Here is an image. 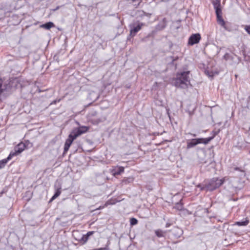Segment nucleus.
Wrapping results in <instances>:
<instances>
[{
	"label": "nucleus",
	"instance_id": "nucleus-15",
	"mask_svg": "<svg viewBox=\"0 0 250 250\" xmlns=\"http://www.w3.org/2000/svg\"><path fill=\"white\" fill-rule=\"evenodd\" d=\"M249 223V220L247 218L245 219V221H237L235 223V225L238 226H246Z\"/></svg>",
	"mask_w": 250,
	"mask_h": 250
},
{
	"label": "nucleus",
	"instance_id": "nucleus-2",
	"mask_svg": "<svg viewBox=\"0 0 250 250\" xmlns=\"http://www.w3.org/2000/svg\"><path fill=\"white\" fill-rule=\"evenodd\" d=\"M224 179H219L218 178H212L207 185L206 188L208 190L212 191L221 186L224 183ZM205 188H201V190H204Z\"/></svg>",
	"mask_w": 250,
	"mask_h": 250
},
{
	"label": "nucleus",
	"instance_id": "nucleus-35",
	"mask_svg": "<svg viewBox=\"0 0 250 250\" xmlns=\"http://www.w3.org/2000/svg\"><path fill=\"white\" fill-rule=\"evenodd\" d=\"M107 204H108V202H106V203L105 204V205H106Z\"/></svg>",
	"mask_w": 250,
	"mask_h": 250
},
{
	"label": "nucleus",
	"instance_id": "nucleus-33",
	"mask_svg": "<svg viewBox=\"0 0 250 250\" xmlns=\"http://www.w3.org/2000/svg\"><path fill=\"white\" fill-rule=\"evenodd\" d=\"M169 226H170V224H168V223H167V224H166V228H168V227H169Z\"/></svg>",
	"mask_w": 250,
	"mask_h": 250
},
{
	"label": "nucleus",
	"instance_id": "nucleus-9",
	"mask_svg": "<svg viewBox=\"0 0 250 250\" xmlns=\"http://www.w3.org/2000/svg\"><path fill=\"white\" fill-rule=\"evenodd\" d=\"M143 25V23L139 24L136 26L133 27L132 28H131L130 32V35L132 37L134 36L141 29Z\"/></svg>",
	"mask_w": 250,
	"mask_h": 250
},
{
	"label": "nucleus",
	"instance_id": "nucleus-16",
	"mask_svg": "<svg viewBox=\"0 0 250 250\" xmlns=\"http://www.w3.org/2000/svg\"><path fill=\"white\" fill-rule=\"evenodd\" d=\"M93 233V231H89L87 233L86 235H83L81 239L80 240V241H83V242H86L88 239L89 236L91 235Z\"/></svg>",
	"mask_w": 250,
	"mask_h": 250
},
{
	"label": "nucleus",
	"instance_id": "nucleus-30",
	"mask_svg": "<svg viewBox=\"0 0 250 250\" xmlns=\"http://www.w3.org/2000/svg\"><path fill=\"white\" fill-rule=\"evenodd\" d=\"M168 59H169V60H171L172 62H173L175 61L177 59V58L173 59V57H170L169 58H168Z\"/></svg>",
	"mask_w": 250,
	"mask_h": 250
},
{
	"label": "nucleus",
	"instance_id": "nucleus-6",
	"mask_svg": "<svg viewBox=\"0 0 250 250\" xmlns=\"http://www.w3.org/2000/svg\"><path fill=\"white\" fill-rule=\"evenodd\" d=\"M217 11H215L217 22L218 24H219L221 26L224 27L225 29H227V27H226V23L224 20L223 19L222 17V11L221 10H217Z\"/></svg>",
	"mask_w": 250,
	"mask_h": 250
},
{
	"label": "nucleus",
	"instance_id": "nucleus-11",
	"mask_svg": "<svg viewBox=\"0 0 250 250\" xmlns=\"http://www.w3.org/2000/svg\"><path fill=\"white\" fill-rule=\"evenodd\" d=\"M172 231L173 234L177 238H179L183 234V230L178 227H174Z\"/></svg>",
	"mask_w": 250,
	"mask_h": 250
},
{
	"label": "nucleus",
	"instance_id": "nucleus-25",
	"mask_svg": "<svg viewBox=\"0 0 250 250\" xmlns=\"http://www.w3.org/2000/svg\"><path fill=\"white\" fill-rule=\"evenodd\" d=\"M223 58L225 60L227 61L231 58V56L229 53H226L224 55Z\"/></svg>",
	"mask_w": 250,
	"mask_h": 250
},
{
	"label": "nucleus",
	"instance_id": "nucleus-12",
	"mask_svg": "<svg viewBox=\"0 0 250 250\" xmlns=\"http://www.w3.org/2000/svg\"><path fill=\"white\" fill-rule=\"evenodd\" d=\"M106 119L105 116H102L96 119H93L92 120V122L93 124L97 125L100 123L104 122Z\"/></svg>",
	"mask_w": 250,
	"mask_h": 250
},
{
	"label": "nucleus",
	"instance_id": "nucleus-28",
	"mask_svg": "<svg viewBox=\"0 0 250 250\" xmlns=\"http://www.w3.org/2000/svg\"><path fill=\"white\" fill-rule=\"evenodd\" d=\"M93 250H108V248L107 247H106L105 248L95 249H94Z\"/></svg>",
	"mask_w": 250,
	"mask_h": 250
},
{
	"label": "nucleus",
	"instance_id": "nucleus-7",
	"mask_svg": "<svg viewBox=\"0 0 250 250\" xmlns=\"http://www.w3.org/2000/svg\"><path fill=\"white\" fill-rule=\"evenodd\" d=\"M75 139L76 138H74L72 134L70 133L69 134L68 138L67 139L64 144V153L66 152L68 150L71 144Z\"/></svg>",
	"mask_w": 250,
	"mask_h": 250
},
{
	"label": "nucleus",
	"instance_id": "nucleus-26",
	"mask_svg": "<svg viewBox=\"0 0 250 250\" xmlns=\"http://www.w3.org/2000/svg\"><path fill=\"white\" fill-rule=\"evenodd\" d=\"M245 29L248 32V33L250 35V25H246L245 27Z\"/></svg>",
	"mask_w": 250,
	"mask_h": 250
},
{
	"label": "nucleus",
	"instance_id": "nucleus-21",
	"mask_svg": "<svg viewBox=\"0 0 250 250\" xmlns=\"http://www.w3.org/2000/svg\"><path fill=\"white\" fill-rule=\"evenodd\" d=\"M129 3H132L134 6H137L142 1V0H127Z\"/></svg>",
	"mask_w": 250,
	"mask_h": 250
},
{
	"label": "nucleus",
	"instance_id": "nucleus-5",
	"mask_svg": "<svg viewBox=\"0 0 250 250\" xmlns=\"http://www.w3.org/2000/svg\"><path fill=\"white\" fill-rule=\"evenodd\" d=\"M200 40L201 36L199 33L194 34L189 38L188 43L190 45H193L198 43Z\"/></svg>",
	"mask_w": 250,
	"mask_h": 250
},
{
	"label": "nucleus",
	"instance_id": "nucleus-23",
	"mask_svg": "<svg viewBox=\"0 0 250 250\" xmlns=\"http://www.w3.org/2000/svg\"><path fill=\"white\" fill-rule=\"evenodd\" d=\"M137 222H138V221L136 219H135L134 218H132L130 219L131 225H135L137 224Z\"/></svg>",
	"mask_w": 250,
	"mask_h": 250
},
{
	"label": "nucleus",
	"instance_id": "nucleus-17",
	"mask_svg": "<svg viewBox=\"0 0 250 250\" xmlns=\"http://www.w3.org/2000/svg\"><path fill=\"white\" fill-rule=\"evenodd\" d=\"M54 23L52 22H48L45 24H42L41 25V27L44 28L46 29H49L51 27L54 26Z\"/></svg>",
	"mask_w": 250,
	"mask_h": 250
},
{
	"label": "nucleus",
	"instance_id": "nucleus-20",
	"mask_svg": "<svg viewBox=\"0 0 250 250\" xmlns=\"http://www.w3.org/2000/svg\"><path fill=\"white\" fill-rule=\"evenodd\" d=\"M3 82L0 79V95L2 93L3 91L6 90L7 89V85H3Z\"/></svg>",
	"mask_w": 250,
	"mask_h": 250
},
{
	"label": "nucleus",
	"instance_id": "nucleus-24",
	"mask_svg": "<svg viewBox=\"0 0 250 250\" xmlns=\"http://www.w3.org/2000/svg\"><path fill=\"white\" fill-rule=\"evenodd\" d=\"M234 170H240L241 172H242V174H241V176H245V175H246V173H245V172L244 170H242V169H240L239 167H235L234 168Z\"/></svg>",
	"mask_w": 250,
	"mask_h": 250
},
{
	"label": "nucleus",
	"instance_id": "nucleus-31",
	"mask_svg": "<svg viewBox=\"0 0 250 250\" xmlns=\"http://www.w3.org/2000/svg\"><path fill=\"white\" fill-rule=\"evenodd\" d=\"M59 8H60V6H58L55 9H52V11H55L58 10Z\"/></svg>",
	"mask_w": 250,
	"mask_h": 250
},
{
	"label": "nucleus",
	"instance_id": "nucleus-34",
	"mask_svg": "<svg viewBox=\"0 0 250 250\" xmlns=\"http://www.w3.org/2000/svg\"><path fill=\"white\" fill-rule=\"evenodd\" d=\"M56 102H57V101H56V100H55V101H54L52 103V104H56Z\"/></svg>",
	"mask_w": 250,
	"mask_h": 250
},
{
	"label": "nucleus",
	"instance_id": "nucleus-19",
	"mask_svg": "<svg viewBox=\"0 0 250 250\" xmlns=\"http://www.w3.org/2000/svg\"><path fill=\"white\" fill-rule=\"evenodd\" d=\"M195 141V139H193L191 140L190 142H188L187 144V147L188 148H191L192 147L196 145H198L197 143V142L194 141Z\"/></svg>",
	"mask_w": 250,
	"mask_h": 250
},
{
	"label": "nucleus",
	"instance_id": "nucleus-32",
	"mask_svg": "<svg viewBox=\"0 0 250 250\" xmlns=\"http://www.w3.org/2000/svg\"><path fill=\"white\" fill-rule=\"evenodd\" d=\"M190 134L191 136H192L193 137H196V135L195 134L190 133Z\"/></svg>",
	"mask_w": 250,
	"mask_h": 250
},
{
	"label": "nucleus",
	"instance_id": "nucleus-14",
	"mask_svg": "<svg viewBox=\"0 0 250 250\" xmlns=\"http://www.w3.org/2000/svg\"><path fill=\"white\" fill-rule=\"evenodd\" d=\"M212 3L214 6V8L216 11L217 10H221L220 8V0H212Z\"/></svg>",
	"mask_w": 250,
	"mask_h": 250
},
{
	"label": "nucleus",
	"instance_id": "nucleus-18",
	"mask_svg": "<svg viewBox=\"0 0 250 250\" xmlns=\"http://www.w3.org/2000/svg\"><path fill=\"white\" fill-rule=\"evenodd\" d=\"M61 193V188H59L56 190V192L54 195L52 196V197L51 199V200H54L56 198H57Z\"/></svg>",
	"mask_w": 250,
	"mask_h": 250
},
{
	"label": "nucleus",
	"instance_id": "nucleus-4",
	"mask_svg": "<svg viewBox=\"0 0 250 250\" xmlns=\"http://www.w3.org/2000/svg\"><path fill=\"white\" fill-rule=\"evenodd\" d=\"M88 127L85 126H80L78 128H75L71 132V134L74 136V138L80 136L87 131Z\"/></svg>",
	"mask_w": 250,
	"mask_h": 250
},
{
	"label": "nucleus",
	"instance_id": "nucleus-36",
	"mask_svg": "<svg viewBox=\"0 0 250 250\" xmlns=\"http://www.w3.org/2000/svg\"><path fill=\"white\" fill-rule=\"evenodd\" d=\"M96 114V112H95V113L93 114V115H95V114Z\"/></svg>",
	"mask_w": 250,
	"mask_h": 250
},
{
	"label": "nucleus",
	"instance_id": "nucleus-10",
	"mask_svg": "<svg viewBox=\"0 0 250 250\" xmlns=\"http://www.w3.org/2000/svg\"><path fill=\"white\" fill-rule=\"evenodd\" d=\"M167 231L161 229H157L154 230L155 234L158 238L165 237L167 234Z\"/></svg>",
	"mask_w": 250,
	"mask_h": 250
},
{
	"label": "nucleus",
	"instance_id": "nucleus-22",
	"mask_svg": "<svg viewBox=\"0 0 250 250\" xmlns=\"http://www.w3.org/2000/svg\"><path fill=\"white\" fill-rule=\"evenodd\" d=\"M10 159H8V157L6 159H3L0 161V169L3 168L7 163L8 160Z\"/></svg>",
	"mask_w": 250,
	"mask_h": 250
},
{
	"label": "nucleus",
	"instance_id": "nucleus-29",
	"mask_svg": "<svg viewBox=\"0 0 250 250\" xmlns=\"http://www.w3.org/2000/svg\"><path fill=\"white\" fill-rule=\"evenodd\" d=\"M176 208L178 209H181L182 208V205L181 204H177V205H176Z\"/></svg>",
	"mask_w": 250,
	"mask_h": 250
},
{
	"label": "nucleus",
	"instance_id": "nucleus-8",
	"mask_svg": "<svg viewBox=\"0 0 250 250\" xmlns=\"http://www.w3.org/2000/svg\"><path fill=\"white\" fill-rule=\"evenodd\" d=\"M216 134L215 133L214 135L211 137L207 138H198V139H195V142H197V144H208L211 140H212L215 137Z\"/></svg>",
	"mask_w": 250,
	"mask_h": 250
},
{
	"label": "nucleus",
	"instance_id": "nucleus-13",
	"mask_svg": "<svg viewBox=\"0 0 250 250\" xmlns=\"http://www.w3.org/2000/svg\"><path fill=\"white\" fill-rule=\"evenodd\" d=\"M124 171V167H118L117 169L112 170V174L114 176L121 174Z\"/></svg>",
	"mask_w": 250,
	"mask_h": 250
},
{
	"label": "nucleus",
	"instance_id": "nucleus-27",
	"mask_svg": "<svg viewBox=\"0 0 250 250\" xmlns=\"http://www.w3.org/2000/svg\"><path fill=\"white\" fill-rule=\"evenodd\" d=\"M162 22H163V25L161 27V29L164 28L166 26V20L165 18L163 19Z\"/></svg>",
	"mask_w": 250,
	"mask_h": 250
},
{
	"label": "nucleus",
	"instance_id": "nucleus-1",
	"mask_svg": "<svg viewBox=\"0 0 250 250\" xmlns=\"http://www.w3.org/2000/svg\"><path fill=\"white\" fill-rule=\"evenodd\" d=\"M189 71L178 72L174 80V85L178 88L186 89L190 85Z\"/></svg>",
	"mask_w": 250,
	"mask_h": 250
},
{
	"label": "nucleus",
	"instance_id": "nucleus-3",
	"mask_svg": "<svg viewBox=\"0 0 250 250\" xmlns=\"http://www.w3.org/2000/svg\"><path fill=\"white\" fill-rule=\"evenodd\" d=\"M25 147V145L24 144L21 143L19 144L14 149V151H11L8 156V159H11V158L15 156H16L20 153H21L22 151H23Z\"/></svg>",
	"mask_w": 250,
	"mask_h": 250
}]
</instances>
